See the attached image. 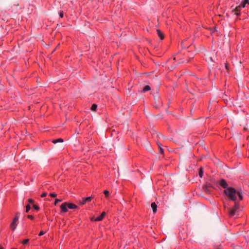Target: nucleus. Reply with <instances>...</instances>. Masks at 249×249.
<instances>
[{"label":"nucleus","mask_w":249,"mask_h":249,"mask_svg":"<svg viewBox=\"0 0 249 249\" xmlns=\"http://www.w3.org/2000/svg\"><path fill=\"white\" fill-rule=\"evenodd\" d=\"M224 192L228 197L234 202H236L237 196H238L239 200H241L243 199L242 192L237 191L233 188L229 187L225 189Z\"/></svg>","instance_id":"nucleus-1"},{"label":"nucleus","mask_w":249,"mask_h":249,"mask_svg":"<svg viewBox=\"0 0 249 249\" xmlns=\"http://www.w3.org/2000/svg\"><path fill=\"white\" fill-rule=\"evenodd\" d=\"M68 208L70 209H76L78 207L74 204L67 202L64 203L60 206L61 212L63 213H66L68 211Z\"/></svg>","instance_id":"nucleus-2"},{"label":"nucleus","mask_w":249,"mask_h":249,"mask_svg":"<svg viewBox=\"0 0 249 249\" xmlns=\"http://www.w3.org/2000/svg\"><path fill=\"white\" fill-rule=\"evenodd\" d=\"M20 213L19 212H17L16 213V216L13 219L12 222L10 224V228L12 231H15L17 228V226L18 224V221L19 219Z\"/></svg>","instance_id":"nucleus-3"},{"label":"nucleus","mask_w":249,"mask_h":249,"mask_svg":"<svg viewBox=\"0 0 249 249\" xmlns=\"http://www.w3.org/2000/svg\"><path fill=\"white\" fill-rule=\"evenodd\" d=\"M239 204L238 203H237L236 202H235V204H234V207L229 210L230 216H233V215L236 214V213H238V210L239 209Z\"/></svg>","instance_id":"nucleus-4"},{"label":"nucleus","mask_w":249,"mask_h":249,"mask_svg":"<svg viewBox=\"0 0 249 249\" xmlns=\"http://www.w3.org/2000/svg\"><path fill=\"white\" fill-rule=\"evenodd\" d=\"M241 8H242V6L241 5V4L240 3V5H239L238 6H236L233 10L232 11L233 12H235V14L237 16H239L240 15V13L239 12L241 10Z\"/></svg>","instance_id":"nucleus-5"},{"label":"nucleus","mask_w":249,"mask_h":249,"mask_svg":"<svg viewBox=\"0 0 249 249\" xmlns=\"http://www.w3.org/2000/svg\"><path fill=\"white\" fill-rule=\"evenodd\" d=\"M219 185L225 189L229 188L228 187V185L227 183L224 179H221L220 180Z\"/></svg>","instance_id":"nucleus-6"},{"label":"nucleus","mask_w":249,"mask_h":249,"mask_svg":"<svg viewBox=\"0 0 249 249\" xmlns=\"http://www.w3.org/2000/svg\"><path fill=\"white\" fill-rule=\"evenodd\" d=\"M92 196H89L83 199L82 201L80 203V205H84L87 202H90L91 200Z\"/></svg>","instance_id":"nucleus-7"},{"label":"nucleus","mask_w":249,"mask_h":249,"mask_svg":"<svg viewBox=\"0 0 249 249\" xmlns=\"http://www.w3.org/2000/svg\"><path fill=\"white\" fill-rule=\"evenodd\" d=\"M210 185H206L203 187V189L204 191L207 194L211 193V190L210 189Z\"/></svg>","instance_id":"nucleus-8"},{"label":"nucleus","mask_w":249,"mask_h":249,"mask_svg":"<svg viewBox=\"0 0 249 249\" xmlns=\"http://www.w3.org/2000/svg\"><path fill=\"white\" fill-rule=\"evenodd\" d=\"M206 60L208 63L214 62V60H213V57L209 55L206 56Z\"/></svg>","instance_id":"nucleus-9"},{"label":"nucleus","mask_w":249,"mask_h":249,"mask_svg":"<svg viewBox=\"0 0 249 249\" xmlns=\"http://www.w3.org/2000/svg\"><path fill=\"white\" fill-rule=\"evenodd\" d=\"M151 208L152 209L153 213H155L157 212V206L155 202L151 204Z\"/></svg>","instance_id":"nucleus-10"},{"label":"nucleus","mask_w":249,"mask_h":249,"mask_svg":"<svg viewBox=\"0 0 249 249\" xmlns=\"http://www.w3.org/2000/svg\"><path fill=\"white\" fill-rule=\"evenodd\" d=\"M105 215H106V213L105 212L102 213L101 215L100 216L96 218V221H101L103 219Z\"/></svg>","instance_id":"nucleus-11"},{"label":"nucleus","mask_w":249,"mask_h":249,"mask_svg":"<svg viewBox=\"0 0 249 249\" xmlns=\"http://www.w3.org/2000/svg\"><path fill=\"white\" fill-rule=\"evenodd\" d=\"M157 34L160 37V39H163L164 38V35L163 34L160 30H157Z\"/></svg>","instance_id":"nucleus-12"},{"label":"nucleus","mask_w":249,"mask_h":249,"mask_svg":"<svg viewBox=\"0 0 249 249\" xmlns=\"http://www.w3.org/2000/svg\"><path fill=\"white\" fill-rule=\"evenodd\" d=\"M241 4L242 6V8H244L246 6L247 4H249V0H243Z\"/></svg>","instance_id":"nucleus-13"},{"label":"nucleus","mask_w":249,"mask_h":249,"mask_svg":"<svg viewBox=\"0 0 249 249\" xmlns=\"http://www.w3.org/2000/svg\"><path fill=\"white\" fill-rule=\"evenodd\" d=\"M52 142L54 143H56L57 142H63V140L61 138H59L56 140H53Z\"/></svg>","instance_id":"nucleus-14"},{"label":"nucleus","mask_w":249,"mask_h":249,"mask_svg":"<svg viewBox=\"0 0 249 249\" xmlns=\"http://www.w3.org/2000/svg\"><path fill=\"white\" fill-rule=\"evenodd\" d=\"M150 87L148 85H147V86H145L143 89V92H145V91H149L150 90Z\"/></svg>","instance_id":"nucleus-15"},{"label":"nucleus","mask_w":249,"mask_h":249,"mask_svg":"<svg viewBox=\"0 0 249 249\" xmlns=\"http://www.w3.org/2000/svg\"><path fill=\"white\" fill-rule=\"evenodd\" d=\"M159 146V153L160 154H163V149L161 147V145L160 143H158Z\"/></svg>","instance_id":"nucleus-16"},{"label":"nucleus","mask_w":249,"mask_h":249,"mask_svg":"<svg viewBox=\"0 0 249 249\" xmlns=\"http://www.w3.org/2000/svg\"><path fill=\"white\" fill-rule=\"evenodd\" d=\"M97 107V106L96 104H93L91 107V110L92 111H95Z\"/></svg>","instance_id":"nucleus-17"},{"label":"nucleus","mask_w":249,"mask_h":249,"mask_svg":"<svg viewBox=\"0 0 249 249\" xmlns=\"http://www.w3.org/2000/svg\"><path fill=\"white\" fill-rule=\"evenodd\" d=\"M199 176L200 178L202 177L203 176V169L202 168H200L199 171Z\"/></svg>","instance_id":"nucleus-18"},{"label":"nucleus","mask_w":249,"mask_h":249,"mask_svg":"<svg viewBox=\"0 0 249 249\" xmlns=\"http://www.w3.org/2000/svg\"><path fill=\"white\" fill-rule=\"evenodd\" d=\"M30 209H31V207H30V206L29 205H27L26 206V211H25V212H26V213H28V212H29V211H30Z\"/></svg>","instance_id":"nucleus-19"},{"label":"nucleus","mask_w":249,"mask_h":249,"mask_svg":"<svg viewBox=\"0 0 249 249\" xmlns=\"http://www.w3.org/2000/svg\"><path fill=\"white\" fill-rule=\"evenodd\" d=\"M29 241V240L28 239H26L24 240H23L22 243L23 244L26 245L28 243Z\"/></svg>","instance_id":"nucleus-20"},{"label":"nucleus","mask_w":249,"mask_h":249,"mask_svg":"<svg viewBox=\"0 0 249 249\" xmlns=\"http://www.w3.org/2000/svg\"><path fill=\"white\" fill-rule=\"evenodd\" d=\"M61 201H62L61 199H56L55 201V202H54V205H56L57 203H58L59 202H61Z\"/></svg>","instance_id":"nucleus-21"},{"label":"nucleus","mask_w":249,"mask_h":249,"mask_svg":"<svg viewBox=\"0 0 249 249\" xmlns=\"http://www.w3.org/2000/svg\"><path fill=\"white\" fill-rule=\"evenodd\" d=\"M50 196H51V197H55L56 196H57V195L55 193H51L50 194Z\"/></svg>","instance_id":"nucleus-22"},{"label":"nucleus","mask_w":249,"mask_h":249,"mask_svg":"<svg viewBox=\"0 0 249 249\" xmlns=\"http://www.w3.org/2000/svg\"><path fill=\"white\" fill-rule=\"evenodd\" d=\"M33 208L35 210H37V211L39 210V207L38 206L36 205H33Z\"/></svg>","instance_id":"nucleus-23"},{"label":"nucleus","mask_w":249,"mask_h":249,"mask_svg":"<svg viewBox=\"0 0 249 249\" xmlns=\"http://www.w3.org/2000/svg\"><path fill=\"white\" fill-rule=\"evenodd\" d=\"M104 193L106 196H107L109 195V192L107 190L104 191Z\"/></svg>","instance_id":"nucleus-24"},{"label":"nucleus","mask_w":249,"mask_h":249,"mask_svg":"<svg viewBox=\"0 0 249 249\" xmlns=\"http://www.w3.org/2000/svg\"><path fill=\"white\" fill-rule=\"evenodd\" d=\"M47 195V193L46 192L43 193L41 195V196L42 197H45Z\"/></svg>","instance_id":"nucleus-25"},{"label":"nucleus","mask_w":249,"mask_h":249,"mask_svg":"<svg viewBox=\"0 0 249 249\" xmlns=\"http://www.w3.org/2000/svg\"><path fill=\"white\" fill-rule=\"evenodd\" d=\"M28 202L30 203H33L34 202V201L33 199H31V198H30L28 199Z\"/></svg>","instance_id":"nucleus-26"},{"label":"nucleus","mask_w":249,"mask_h":249,"mask_svg":"<svg viewBox=\"0 0 249 249\" xmlns=\"http://www.w3.org/2000/svg\"><path fill=\"white\" fill-rule=\"evenodd\" d=\"M27 217L30 218V219H33V218H34V217L32 215H28L27 216Z\"/></svg>","instance_id":"nucleus-27"},{"label":"nucleus","mask_w":249,"mask_h":249,"mask_svg":"<svg viewBox=\"0 0 249 249\" xmlns=\"http://www.w3.org/2000/svg\"><path fill=\"white\" fill-rule=\"evenodd\" d=\"M45 233V232L43 231H41L39 233V236H41L42 235H43Z\"/></svg>","instance_id":"nucleus-28"},{"label":"nucleus","mask_w":249,"mask_h":249,"mask_svg":"<svg viewBox=\"0 0 249 249\" xmlns=\"http://www.w3.org/2000/svg\"><path fill=\"white\" fill-rule=\"evenodd\" d=\"M90 220H91V221H96V218H94V217H91V218H90Z\"/></svg>","instance_id":"nucleus-29"},{"label":"nucleus","mask_w":249,"mask_h":249,"mask_svg":"<svg viewBox=\"0 0 249 249\" xmlns=\"http://www.w3.org/2000/svg\"><path fill=\"white\" fill-rule=\"evenodd\" d=\"M60 15V17L61 18H63V14L62 13H61H61H60V15Z\"/></svg>","instance_id":"nucleus-30"},{"label":"nucleus","mask_w":249,"mask_h":249,"mask_svg":"<svg viewBox=\"0 0 249 249\" xmlns=\"http://www.w3.org/2000/svg\"><path fill=\"white\" fill-rule=\"evenodd\" d=\"M225 67H226V68L227 69H228V66H227V64H226Z\"/></svg>","instance_id":"nucleus-31"},{"label":"nucleus","mask_w":249,"mask_h":249,"mask_svg":"<svg viewBox=\"0 0 249 249\" xmlns=\"http://www.w3.org/2000/svg\"><path fill=\"white\" fill-rule=\"evenodd\" d=\"M160 136H163L162 134H160V135H158V137H160Z\"/></svg>","instance_id":"nucleus-32"},{"label":"nucleus","mask_w":249,"mask_h":249,"mask_svg":"<svg viewBox=\"0 0 249 249\" xmlns=\"http://www.w3.org/2000/svg\"><path fill=\"white\" fill-rule=\"evenodd\" d=\"M160 136H163L162 134H160V135H158V137H160Z\"/></svg>","instance_id":"nucleus-33"},{"label":"nucleus","mask_w":249,"mask_h":249,"mask_svg":"<svg viewBox=\"0 0 249 249\" xmlns=\"http://www.w3.org/2000/svg\"><path fill=\"white\" fill-rule=\"evenodd\" d=\"M0 249H4L3 248L0 247Z\"/></svg>","instance_id":"nucleus-34"},{"label":"nucleus","mask_w":249,"mask_h":249,"mask_svg":"<svg viewBox=\"0 0 249 249\" xmlns=\"http://www.w3.org/2000/svg\"><path fill=\"white\" fill-rule=\"evenodd\" d=\"M60 148H63V146H60Z\"/></svg>","instance_id":"nucleus-35"}]
</instances>
